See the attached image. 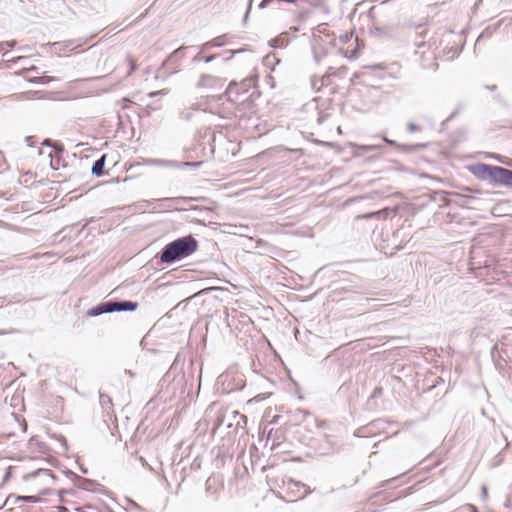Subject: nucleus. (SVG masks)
Here are the masks:
<instances>
[{
  "mask_svg": "<svg viewBox=\"0 0 512 512\" xmlns=\"http://www.w3.org/2000/svg\"><path fill=\"white\" fill-rule=\"evenodd\" d=\"M228 100L235 105L234 115L245 117L247 113H254L253 97L255 84L252 78H246L241 83L231 82L225 91Z\"/></svg>",
  "mask_w": 512,
  "mask_h": 512,
  "instance_id": "f257e3e1",
  "label": "nucleus"
},
{
  "mask_svg": "<svg viewBox=\"0 0 512 512\" xmlns=\"http://www.w3.org/2000/svg\"><path fill=\"white\" fill-rule=\"evenodd\" d=\"M198 248L197 240L192 236L178 238L168 243L160 253L162 263H173L192 255Z\"/></svg>",
  "mask_w": 512,
  "mask_h": 512,
  "instance_id": "f03ea898",
  "label": "nucleus"
},
{
  "mask_svg": "<svg viewBox=\"0 0 512 512\" xmlns=\"http://www.w3.org/2000/svg\"><path fill=\"white\" fill-rule=\"evenodd\" d=\"M471 173L478 179L492 184L512 187V170L489 164H476L470 168Z\"/></svg>",
  "mask_w": 512,
  "mask_h": 512,
  "instance_id": "7ed1b4c3",
  "label": "nucleus"
},
{
  "mask_svg": "<svg viewBox=\"0 0 512 512\" xmlns=\"http://www.w3.org/2000/svg\"><path fill=\"white\" fill-rule=\"evenodd\" d=\"M26 490L37 494H48L52 489L55 476L49 469L39 468L22 476Z\"/></svg>",
  "mask_w": 512,
  "mask_h": 512,
  "instance_id": "20e7f679",
  "label": "nucleus"
},
{
  "mask_svg": "<svg viewBox=\"0 0 512 512\" xmlns=\"http://www.w3.org/2000/svg\"><path fill=\"white\" fill-rule=\"evenodd\" d=\"M116 311H128V301L108 300L90 308L87 314L95 317Z\"/></svg>",
  "mask_w": 512,
  "mask_h": 512,
  "instance_id": "39448f33",
  "label": "nucleus"
},
{
  "mask_svg": "<svg viewBox=\"0 0 512 512\" xmlns=\"http://www.w3.org/2000/svg\"><path fill=\"white\" fill-rule=\"evenodd\" d=\"M185 47L176 49L163 63L162 67L157 71V78L166 77L168 74L177 73L179 65L176 63L177 59L183 57Z\"/></svg>",
  "mask_w": 512,
  "mask_h": 512,
  "instance_id": "423d86ee",
  "label": "nucleus"
},
{
  "mask_svg": "<svg viewBox=\"0 0 512 512\" xmlns=\"http://www.w3.org/2000/svg\"><path fill=\"white\" fill-rule=\"evenodd\" d=\"M42 8L49 18L57 19L59 15H63L68 10L64 0H44Z\"/></svg>",
  "mask_w": 512,
  "mask_h": 512,
  "instance_id": "0eeeda50",
  "label": "nucleus"
},
{
  "mask_svg": "<svg viewBox=\"0 0 512 512\" xmlns=\"http://www.w3.org/2000/svg\"><path fill=\"white\" fill-rule=\"evenodd\" d=\"M198 88H220L223 86V80L220 78L210 75V74H202L196 84Z\"/></svg>",
  "mask_w": 512,
  "mask_h": 512,
  "instance_id": "6e6552de",
  "label": "nucleus"
},
{
  "mask_svg": "<svg viewBox=\"0 0 512 512\" xmlns=\"http://www.w3.org/2000/svg\"><path fill=\"white\" fill-rule=\"evenodd\" d=\"M313 55L316 63H321L322 60L328 56V51L324 48L322 43L318 40L315 41L313 45Z\"/></svg>",
  "mask_w": 512,
  "mask_h": 512,
  "instance_id": "1a4fd4ad",
  "label": "nucleus"
},
{
  "mask_svg": "<svg viewBox=\"0 0 512 512\" xmlns=\"http://www.w3.org/2000/svg\"><path fill=\"white\" fill-rule=\"evenodd\" d=\"M105 155H102L98 160H96L91 168V172L93 175L101 176L103 174L104 166H105Z\"/></svg>",
  "mask_w": 512,
  "mask_h": 512,
  "instance_id": "9d476101",
  "label": "nucleus"
},
{
  "mask_svg": "<svg viewBox=\"0 0 512 512\" xmlns=\"http://www.w3.org/2000/svg\"><path fill=\"white\" fill-rule=\"evenodd\" d=\"M328 79L329 76L327 75H324L321 78L313 76L311 79L312 88L316 91H319L322 88V86L328 81Z\"/></svg>",
  "mask_w": 512,
  "mask_h": 512,
  "instance_id": "9b49d317",
  "label": "nucleus"
},
{
  "mask_svg": "<svg viewBox=\"0 0 512 512\" xmlns=\"http://www.w3.org/2000/svg\"><path fill=\"white\" fill-rule=\"evenodd\" d=\"M99 401L103 408H109L112 403L110 397L102 393H100Z\"/></svg>",
  "mask_w": 512,
  "mask_h": 512,
  "instance_id": "f8f14e48",
  "label": "nucleus"
},
{
  "mask_svg": "<svg viewBox=\"0 0 512 512\" xmlns=\"http://www.w3.org/2000/svg\"><path fill=\"white\" fill-rule=\"evenodd\" d=\"M215 58H216V55H211V56L203 57L200 53H198V54L193 58V61H194V62L204 61L205 63H210V62H211V61H213Z\"/></svg>",
  "mask_w": 512,
  "mask_h": 512,
  "instance_id": "ddd939ff",
  "label": "nucleus"
},
{
  "mask_svg": "<svg viewBox=\"0 0 512 512\" xmlns=\"http://www.w3.org/2000/svg\"><path fill=\"white\" fill-rule=\"evenodd\" d=\"M18 500L27 502V503H37L39 501V498L36 495L20 496V497H18Z\"/></svg>",
  "mask_w": 512,
  "mask_h": 512,
  "instance_id": "4468645a",
  "label": "nucleus"
},
{
  "mask_svg": "<svg viewBox=\"0 0 512 512\" xmlns=\"http://www.w3.org/2000/svg\"><path fill=\"white\" fill-rule=\"evenodd\" d=\"M15 45V41H6L3 43H0V51H3L6 47L12 48Z\"/></svg>",
  "mask_w": 512,
  "mask_h": 512,
  "instance_id": "2eb2a0df",
  "label": "nucleus"
},
{
  "mask_svg": "<svg viewBox=\"0 0 512 512\" xmlns=\"http://www.w3.org/2000/svg\"><path fill=\"white\" fill-rule=\"evenodd\" d=\"M487 493H488L487 486L483 485L482 488H481V497L483 499H486L487 498Z\"/></svg>",
  "mask_w": 512,
  "mask_h": 512,
  "instance_id": "dca6fc26",
  "label": "nucleus"
},
{
  "mask_svg": "<svg viewBox=\"0 0 512 512\" xmlns=\"http://www.w3.org/2000/svg\"><path fill=\"white\" fill-rule=\"evenodd\" d=\"M377 148H379V146H378V145H367V146H363V149H364L365 151H373V150H375V149H377Z\"/></svg>",
  "mask_w": 512,
  "mask_h": 512,
  "instance_id": "f3484780",
  "label": "nucleus"
},
{
  "mask_svg": "<svg viewBox=\"0 0 512 512\" xmlns=\"http://www.w3.org/2000/svg\"><path fill=\"white\" fill-rule=\"evenodd\" d=\"M211 47H212V42H206L205 44H203V45H202L201 50H202V51H207V50H209Z\"/></svg>",
  "mask_w": 512,
  "mask_h": 512,
  "instance_id": "a211bd4d",
  "label": "nucleus"
},
{
  "mask_svg": "<svg viewBox=\"0 0 512 512\" xmlns=\"http://www.w3.org/2000/svg\"><path fill=\"white\" fill-rule=\"evenodd\" d=\"M129 504H130V509H131V508H135V509H137V510H141V507H140L136 502H134V501H133V500H131V499H130V501H129Z\"/></svg>",
  "mask_w": 512,
  "mask_h": 512,
  "instance_id": "6ab92c4d",
  "label": "nucleus"
},
{
  "mask_svg": "<svg viewBox=\"0 0 512 512\" xmlns=\"http://www.w3.org/2000/svg\"><path fill=\"white\" fill-rule=\"evenodd\" d=\"M417 129H418V128H417V126H416L414 123H409V125H408V131H409V132H414V131H416Z\"/></svg>",
  "mask_w": 512,
  "mask_h": 512,
  "instance_id": "aec40b11",
  "label": "nucleus"
},
{
  "mask_svg": "<svg viewBox=\"0 0 512 512\" xmlns=\"http://www.w3.org/2000/svg\"><path fill=\"white\" fill-rule=\"evenodd\" d=\"M211 42H212V47H219L222 45V43L219 41V39H214Z\"/></svg>",
  "mask_w": 512,
  "mask_h": 512,
  "instance_id": "412c9836",
  "label": "nucleus"
},
{
  "mask_svg": "<svg viewBox=\"0 0 512 512\" xmlns=\"http://www.w3.org/2000/svg\"><path fill=\"white\" fill-rule=\"evenodd\" d=\"M200 164H201L200 162H192V163L185 162L184 163V165H186V166H193V167H198V166H200Z\"/></svg>",
  "mask_w": 512,
  "mask_h": 512,
  "instance_id": "4be33fe9",
  "label": "nucleus"
},
{
  "mask_svg": "<svg viewBox=\"0 0 512 512\" xmlns=\"http://www.w3.org/2000/svg\"><path fill=\"white\" fill-rule=\"evenodd\" d=\"M138 304L136 302L130 301V312L136 310Z\"/></svg>",
  "mask_w": 512,
  "mask_h": 512,
  "instance_id": "5701e85b",
  "label": "nucleus"
},
{
  "mask_svg": "<svg viewBox=\"0 0 512 512\" xmlns=\"http://www.w3.org/2000/svg\"><path fill=\"white\" fill-rule=\"evenodd\" d=\"M11 472H12V467L10 466V467L7 469L6 474H5V476H4V479H5V480H7V479L10 477Z\"/></svg>",
  "mask_w": 512,
  "mask_h": 512,
  "instance_id": "b1692460",
  "label": "nucleus"
},
{
  "mask_svg": "<svg viewBox=\"0 0 512 512\" xmlns=\"http://www.w3.org/2000/svg\"><path fill=\"white\" fill-rule=\"evenodd\" d=\"M166 92L164 90H160V91H157V92H152L150 93L149 95L150 96H155V95H158V94H165Z\"/></svg>",
  "mask_w": 512,
  "mask_h": 512,
  "instance_id": "393cba45",
  "label": "nucleus"
},
{
  "mask_svg": "<svg viewBox=\"0 0 512 512\" xmlns=\"http://www.w3.org/2000/svg\"><path fill=\"white\" fill-rule=\"evenodd\" d=\"M383 140H384L386 143L390 144V145H395V144H396L394 141H392V140H390V139H388V138H386V137H383Z\"/></svg>",
  "mask_w": 512,
  "mask_h": 512,
  "instance_id": "a878e982",
  "label": "nucleus"
},
{
  "mask_svg": "<svg viewBox=\"0 0 512 512\" xmlns=\"http://www.w3.org/2000/svg\"><path fill=\"white\" fill-rule=\"evenodd\" d=\"M271 0H263L260 4V7L263 8L265 7Z\"/></svg>",
  "mask_w": 512,
  "mask_h": 512,
  "instance_id": "bb28decb",
  "label": "nucleus"
},
{
  "mask_svg": "<svg viewBox=\"0 0 512 512\" xmlns=\"http://www.w3.org/2000/svg\"><path fill=\"white\" fill-rule=\"evenodd\" d=\"M132 70H134V65H133V63L130 61V72H131Z\"/></svg>",
  "mask_w": 512,
  "mask_h": 512,
  "instance_id": "cd10ccee",
  "label": "nucleus"
},
{
  "mask_svg": "<svg viewBox=\"0 0 512 512\" xmlns=\"http://www.w3.org/2000/svg\"><path fill=\"white\" fill-rule=\"evenodd\" d=\"M35 439L34 438H31L30 441H29V445H33Z\"/></svg>",
  "mask_w": 512,
  "mask_h": 512,
  "instance_id": "c85d7f7f",
  "label": "nucleus"
},
{
  "mask_svg": "<svg viewBox=\"0 0 512 512\" xmlns=\"http://www.w3.org/2000/svg\"><path fill=\"white\" fill-rule=\"evenodd\" d=\"M44 144H45V145H50L49 140H45V141H44Z\"/></svg>",
  "mask_w": 512,
  "mask_h": 512,
  "instance_id": "c756f323",
  "label": "nucleus"
},
{
  "mask_svg": "<svg viewBox=\"0 0 512 512\" xmlns=\"http://www.w3.org/2000/svg\"><path fill=\"white\" fill-rule=\"evenodd\" d=\"M457 113V111H455L454 113L451 114L450 118L454 117V115Z\"/></svg>",
  "mask_w": 512,
  "mask_h": 512,
  "instance_id": "7c9ffc66",
  "label": "nucleus"
},
{
  "mask_svg": "<svg viewBox=\"0 0 512 512\" xmlns=\"http://www.w3.org/2000/svg\"><path fill=\"white\" fill-rule=\"evenodd\" d=\"M26 428H27V425H26V423H24L23 429L26 430Z\"/></svg>",
  "mask_w": 512,
  "mask_h": 512,
  "instance_id": "2f4dec72",
  "label": "nucleus"
},
{
  "mask_svg": "<svg viewBox=\"0 0 512 512\" xmlns=\"http://www.w3.org/2000/svg\"><path fill=\"white\" fill-rule=\"evenodd\" d=\"M383 211H378L377 213H375V215H379L381 214Z\"/></svg>",
  "mask_w": 512,
  "mask_h": 512,
  "instance_id": "473e14b6",
  "label": "nucleus"
}]
</instances>
